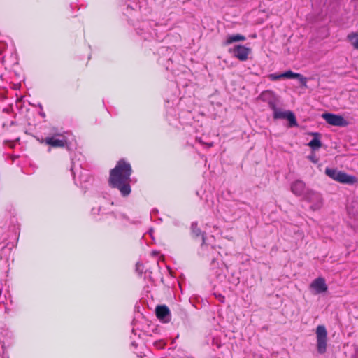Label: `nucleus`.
Wrapping results in <instances>:
<instances>
[{
	"instance_id": "f257e3e1",
	"label": "nucleus",
	"mask_w": 358,
	"mask_h": 358,
	"mask_svg": "<svg viewBox=\"0 0 358 358\" xmlns=\"http://www.w3.org/2000/svg\"><path fill=\"white\" fill-rule=\"evenodd\" d=\"M131 167L123 160L117 162L114 169L110 171L109 184L113 188H117L122 196H127L131 193Z\"/></svg>"
},
{
	"instance_id": "f03ea898",
	"label": "nucleus",
	"mask_w": 358,
	"mask_h": 358,
	"mask_svg": "<svg viewBox=\"0 0 358 358\" xmlns=\"http://www.w3.org/2000/svg\"><path fill=\"white\" fill-rule=\"evenodd\" d=\"M261 99L264 101L268 99L269 107L273 111V117L275 119H286L289 121V127L297 126V122L294 114L290 110H282L276 107L275 100L271 92L266 91L262 93Z\"/></svg>"
},
{
	"instance_id": "7ed1b4c3",
	"label": "nucleus",
	"mask_w": 358,
	"mask_h": 358,
	"mask_svg": "<svg viewBox=\"0 0 358 358\" xmlns=\"http://www.w3.org/2000/svg\"><path fill=\"white\" fill-rule=\"evenodd\" d=\"M325 173L331 178L343 184L353 185L358 182V179L355 176L334 169L327 168Z\"/></svg>"
},
{
	"instance_id": "20e7f679",
	"label": "nucleus",
	"mask_w": 358,
	"mask_h": 358,
	"mask_svg": "<svg viewBox=\"0 0 358 358\" xmlns=\"http://www.w3.org/2000/svg\"><path fill=\"white\" fill-rule=\"evenodd\" d=\"M317 338V350L320 354H324L327 347V331L324 325H318L315 331Z\"/></svg>"
},
{
	"instance_id": "39448f33",
	"label": "nucleus",
	"mask_w": 358,
	"mask_h": 358,
	"mask_svg": "<svg viewBox=\"0 0 358 358\" xmlns=\"http://www.w3.org/2000/svg\"><path fill=\"white\" fill-rule=\"evenodd\" d=\"M44 142L54 148H64L67 145L68 139L64 134H57L52 136L46 137Z\"/></svg>"
},
{
	"instance_id": "423d86ee",
	"label": "nucleus",
	"mask_w": 358,
	"mask_h": 358,
	"mask_svg": "<svg viewBox=\"0 0 358 358\" xmlns=\"http://www.w3.org/2000/svg\"><path fill=\"white\" fill-rule=\"evenodd\" d=\"M322 117L329 124L337 127H345L348 124L342 116L333 113H323Z\"/></svg>"
},
{
	"instance_id": "0eeeda50",
	"label": "nucleus",
	"mask_w": 358,
	"mask_h": 358,
	"mask_svg": "<svg viewBox=\"0 0 358 358\" xmlns=\"http://www.w3.org/2000/svg\"><path fill=\"white\" fill-rule=\"evenodd\" d=\"M306 200L312 203L311 208L313 210L320 209L322 206V199L321 195L314 191H308L306 194Z\"/></svg>"
},
{
	"instance_id": "6e6552de",
	"label": "nucleus",
	"mask_w": 358,
	"mask_h": 358,
	"mask_svg": "<svg viewBox=\"0 0 358 358\" xmlns=\"http://www.w3.org/2000/svg\"><path fill=\"white\" fill-rule=\"evenodd\" d=\"M229 51L240 61L247 60L248 55L251 52L250 48L241 45H235L233 48L230 49Z\"/></svg>"
},
{
	"instance_id": "1a4fd4ad",
	"label": "nucleus",
	"mask_w": 358,
	"mask_h": 358,
	"mask_svg": "<svg viewBox=\"0 0 358 358\" xmlns=\"http://www.w3.org/2000/svg\"><path fill=\"white\" fill-rule=\"evenodd\" d=\"M71 169L76 185H78V182L81 185L83 182L87 181V174L86 173V171L82 167L77 168L76 163L73 161L72 162Z\"/></svg>"
},
{
	"instance_id": "9d476101",
	"label": "nucleus",
	"mask_w": 358,
	"mask_h": 358,
	"mask_svg": "<svg viewBox=\"0 0 358 358\" xmlns=\"http://www.w3.org/2000/svg\"><path fill=\"white\" fill-rule=\"evenodd\" d=\"M291 191L296 196H303L305 199L306 193L310 190L306 188L302 180H298L292 183Z\"/></svg>"
},
{
	"instance_id": "9b49d317",
	"label": "nucleus",
	"mask_w": 358,
	"mask_h": 358,
	"mask_svg": "<svg viewBox=\"0 0 358 358\" xmlns=\"http://www.w3.org/2000/svg\"><path fill=\"white\" fill-rule=\"evenodd\" d=\"M310 288L314 294H318L325 292L327 290V285L324 278H317L311 282Z\"/></svg>"
},
{
	"instance_id": "f8f14e48",
	"label": "nucleus",
	"mask_w": 358,
	"mask_h": 358,
	"mask_svg": "<svg viewBox=\"0 0 358 358\" xmlns=\"http://www.w3.org/2000/svg\"><path fill=\"white\" fill-rule=\"evenodd\" d=\"M156 315L163 322H169L171 320V313L166 306H158L156 308Z\"/></svg>"
},
{
	"instance_id": "ddd939ff",
	"label": "nucleus",
	"mask_w": 358,
	"mask_h": 358,
	"mask_svg": "<svg viewBox=\"0 0 358 358\" xmlns=\"http://www.w3.org/2000/svg\"><path fill=\"white\" fill-rule=\"evenodd\" d=\"M282 77L283 78H297L299 79L300 83L306 86L307 83V79L304 76H303L301 74L298 73L292 72V71H287L284 73H282Z\"/></svg>"
},
{
	"instance_id": "4468645a",
	"label": "nucleus",
	"mask_w": 358,
	"mask_h": 358,
	"mask_svg": "<svg viewBox=\"0 0 358 358\" xmlns=\"http://www.w3.org/2000/svg\"><path fill=\"white\" fill-rule=\"evenodd\" d=\"M11 255V247H3L0 252L1 259H3V257L6 259V262L7 265H4L5 266L9 267L10 266V262H13V259L10 257Z\"/></svg>"
},
{
	"instance_id": "2eb2a0df",
	"label": "nucleus",
	"mask_w": 358,
	"mask_h": 358,
	"mask_svg": "<svg viewBox=\"0 0 358 358\" xmlns=\"http://www.w3.org/2000/svg\"><path fill=\"white\" fill-rule=\"evenodd\" d=\"M314 138L308 143V146L313 150H317L322 146V143L320 140V134L318 133L311 134Z\"/></svg>"
},
{
	"instance_id": "dca6fc26",
	"label": "nucleus",
	"mask_w": 358,
	"mask_h": 358,
	"mask_svg": "<svg viewBox=\"0 0 358 358\" xmlns=\"http://www.w3.org/2000/svg\"><path fill=\"white\" fill-rule=\"evenodd\" d=\"M245 40V37L241 34L229 35V36H227L224 44L229 45L234 42L244 41Z\"/></svg>"
},
{
	"instance_id": "f3484780",
	"label": "nucleus",
	"mask_w": 358,
	"mask_h": 358,
	"mask_svg": "<svg viewBox=\"0 0 358 358\" xmlns=\"http://www.w3.org/2000/svg\"><path fill=\"white\" fill-rule=\"evenodd\" d=\"M348 38L354 48L358 50V30L350 34L348 36Z\"/></svg>"
},
{
	"instance_id": "a211bd4d",
	"label": "nucleus",
	"mask_w": 358,
	"mask_h": 358,
	"mask_svg": "<svg viewBox=\"0 0 358 358\" xmlns=\"http://www.w3.org/2000/svg\"><path fill=\"white\" fill-rule=\"evenodd\" d=\"M191 229H192V234L195 236H199L201 235L202 236V241H203V245L205 243V238L203 237V235L201 234V230L198 228L197 227V223L196 222H193L192 224V226H191Z\"/></svg>"
},
{
	"instance_id": "6ab92c4d",
	"label": "nucleus",
	"mask_w": 358,
	"mask_h": 358,
	"mask_svg": "<svg viewBox=\"0 0 358 358\" xmlns=\"http://www.w3.org/2000/svg\"><path fill=\"white\" fill-rule=\"evenodd\" d=\"M268 78L271 80H277L283 78L282 73H271L268 75Z\"/></svg>"
},
{
	"instance_id": "aec40b11",
	"label": "nucleus",
	"mask_w": 358,
	"mask_h": 358,
	"mask_svg": "<svg viewBox=\"0 0 358 358\" xmlns=\"http://www.w3.org/2000/svg\"><path fill=\"white\" fill-rule=\"evenodd\" d=\"M154 345L156 346L157 348H163L165 345V343L162 341H157V342H155L154 343Z\"/></svg>"
},
{
	"instance_id": "412c9836",
	"label": "nucleus",
	"mask_w": 358,
	"mask_h": 358,
	"mask_svg": "<svg viewBox=\"0 0 358 358\" xmlns=\"http://www.w3.org/2000/svg\"><path fill=\"white\" fill-rule=\"evenodd\" d=\"M101 211H102V206H99L97 208L94 207L92 209V212L93 214H99Z\"/></svg>"
},
{
	"instance_id": "4be33fe9",
	"label": "nucleus",
	"mask_w": 358,
	"mask_h": 358,
	"mask_svg": "<svg viewBox=\"0 0 358 358\" xmlns=\"http://www.w3.org/2000/svg\"><path fill=\"white\" fill-rule=\"evenodd\" d=\"M215 297L220 301L221 303H224L225 301V298L221 294H215Z\"/></svg>"
},
{
	"instance_id": "5701e85b",
	"label": "nucleus",
	"mask_w": 358,
	"mask_h": 358,
	"mask_svg": "<svg viewBox=\"0 0 358 358\" xmlns=\"http://www.w3.org/2000/svg\"><path fill=\"white\" fill-rule=\"evenodd\" d=\"M198 141H199V143L205 145L207 148H210L213 146V143L212 142L210 143H203L201 138L198 139Z\"/></svg>"
},
{
	"instance_id": "b1692460",
	"label": "nucleus",
	"mask_w": 358,
	"mask_h": 358,
	"mask_svg": "<svg viewBox=\"0 0 358 358\" xmlns=\"http://www.w3.org/2000/svg\"><path fill=\"white\" fill-rule=\"evenodd\" d=\"M309 158H310V159L313 162H316V161H315V160H314V159H313V157H310Z\"/></svg>"
},
{
	"instance_id": "393cba45",
	"label": "nucleus",
	"mask_w": 358,
	"mask_h": 358,
	"mask_svg": "<svg viewBox=\"0 0 358 358\" xmlns=\"http://www.w3.org/2000/svg\"><path fill=\"white\" fill-rule=\"evenodd\" d=\"M169 273L171 274V275H173V272H172V270L171 269H169L168 270Z\"/></svg>"
},
{
	"instance_id": "a878e982",
	"label": "nucleus",
	"mask_w": 358,
	"mask_h": 358,
	"mask_svg": "<svg viewBox=\"0 0 358 358\" xmlns=\"http://www.w3.org/2000/svg\"><path fill=\"white\" fill-rule=\"evenodd\" d=\"M238 278H237L235 280H234V283H238Z\"/></svg>"
},
{
	"instance_id": "bb28decb",
	"label": "nucleus",
	"mask_w": 358,
	"mask_h": 358,
	"mask_svg": "<svg viewBox=\"0 0 358 358\" xmlns=\"http://www.w3.org/2000/svg\"><path fill=\"white\" fill-rule=\"evenodd\" d=\"M0 240H2L3 241H6V237H4V238H0Z\"/></svg>"
},
{
	"instance_id": "cd10ccee",
	"label": "nucleus",
	"mask_w": 358,
	"mask_h": 358,
	"mask_svg": "<svg viewBox=\"0 0 358 358\" xmlns=\"http://www.w3.org/2000/svg\"><path fill=\"white\" fill-rule=\"evenodd\" d=\"M1 231H2V229H0V233L1 232Z\"/></svg>"
},
{
	"instance_id": "c85d7f7f",
	"label": "nucleus",
	"mask_w": 358,
	"mask_h": 358,
	"mask_svg": "<svg viewBox=\"0 0 358 358\" xmlns=\"http://www.w3.org/2000/svg\"><path fill=\"white\" fill-rule=\"evenodd\" d=\"M355 358H358V355H357V357H355Z\"/></svg>"
}]
</instances>
